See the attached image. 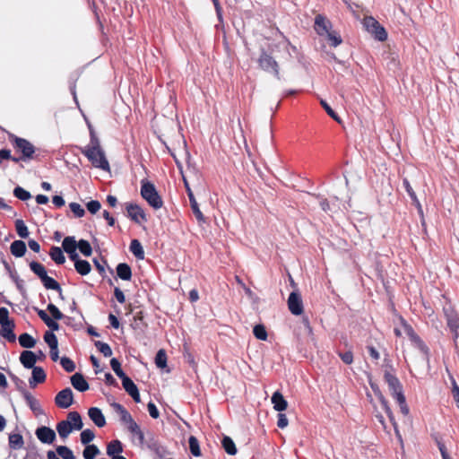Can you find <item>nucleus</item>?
I'll list each match as a JSON object with an SVG mask.
<instances>
[{"label":"nucleus","instance_id":"62","mask_svg":"<svg viewBox=\"0 0 459 459\" xmlns=\"http://www.w3.org/2000/svg\"><path fill=\"white\" fill-rule=\"evenodd\" d=\"M288 419H287V416L284 414V413H279L278 414V420H277V426L280 428V429H284L288 426Z\"/></svg>","mask_w":459,"mask_h":459},{"label":"nucleus","instance_id":"2","mask_svg":"<svg viewBox=\"0 0 459 459\" xmlns=\"http://www.w3.org/2000/svg\"><path fill=\"white\" fill-rule=\"evenodd\" d=\"M91 143L82 150V153L91 160L92 165L103 170L109 171L108 162L100 148L99 141L91 132Z\"/></svg>","mask_w":459,"mask_h":459},{"label":"nucleus","instance_id":"53","mask_svg":"<svg viewBox=\"0 0 459 459\" xmlns=\"http://www.w3.org/2000/svg\"><path fill=\"white\" fill-rule=\"evenodd\" d=\"M150 447L154 452V454L160 459L169 454L167 449L160 445L152 444Z\"/></svg>","mask_w":459,"mask_h":459},{"label":"nucleus","instance_id":"11","mask_svg":"<svg viewBox=\"0 0 459 459\" xmlns=\"http://www.w3.org/2000/svg\"><path fill=\"white\" fill-rule=\"evenodd\" d=\"M384 378L387 383L389 390L391 391V394L394 399L400 397V394H403V385L400 380L394 375L385 371Z\"/></svg>","mask_w":459,"mask_h":459},{"label":"nucleus","instance_id":"17","mask_svg":"<svg viewBox=\"0 0 459 459\" xmlns=\"http://www.w3.org/2000/svg\"><path fill=\"white\" fill-rule=\"evenodd\" d=\"M22 394L24 400L26 401L27 405L36 415H39V414L43 413L42 408H41L39 401L35 397H33L30 393L26 391L25 389H22Z\"/></svg>","mask_w":459,"mask_h":459},{"label":"nucleus","instance_id":"23","mask_svg":"<svg viewBox=\"0 0 459 459\" xmlns=\"http://www.w3.org/2000/svg\"><path fill=\"white\" fill-rule=\"evenodd\" d=\"M46 379V374L42 368L34 367L32 368V376L29 380L30 387H35L37 384L43 383Z\"/></svg>","mask_w":459,"mask_h":459},{"label":"nucleus","instance_id":"9","mask_svg":"<svg viewBox=\"0 0 459 459\" xmlns=\"http://www.w3.org/2000/svg\"><path fill=\"white\" fill-rule=\"evenodd\" d=\"M183 181H184V186H185L186 191L187 193V196L189 198V202H190V205H191L193 213L195 214V216L199 223L205 222V218L199 208V205H198L196 199L194 195V193L189 186V183L187 182V180L186 179V178L184 176H183Z\"/></svg>","mask_w":459,"mask_h":459},{"label":"nucleus","instance_id":"25","mask_svg":"<svg viewBox=\"0 0 459 459\" xmlns=\"http://www.w3.org/2000/svg\"><path fill=\"white\" fill-rule=\"evenodd\" d=\"M13 322L5 323V325H1L0 334L9 342H15L16 336L13 333Z\"/></svg>","mask_w":459,"mask_h":459},{"label":"nucleus","instance_id":"50","mask_svg":"<svg viewBox=\"0 0 459 459\" xmlns=\"http://www.w3.org/2000/svg\"><path fill=\"white\" fill-rule=\"evenodd\" d=\"M44 341L48 343L50 349H54L58 346V341L55 333L47 332L44 335Z\"/></svg>","mask_w":459,"mask_h":459},{"label":"nucleus","instance_id":"14","mask_svg":"<svg viewBox=\"0 0 459 459\" xmlns=\"http://www.w3.org/2000/svg\"><path fill=\"white\" fill-rule=\"evenodd\" d=\"M444 311L447 326L453 333V337L455 340L459 336V317L452 309L445 308Z\"/></svg>","mask_w":459,"mask_h":459},{"label":"nucleus","instance_id":"45","mask_svg":"<svg viewBox=\"0 0 459 459\" xmlns=\"http://www.w3.org/2000/svg\"><path fill=\"white\" fill-rule=\"evenodd\" d=\"M320 104L321 106L323 107V108L325 110V112L327 113V115L329 117H331L334 121H336L337 123H342V120L340 118V117L336 114V112L328 105V103L324 100H320Z\"/></svg>","mask_w":459,"mask_h":459},{"label":"nucleus","instance_id":"32","mask_svg":"<svg viewBox=\"0 0 459 459\" xmlns=\"http://www.w3.org/2000/svg\"><path fill=\"white\" fill-rule=\"evenodd\" d=\"M75 270L81 275H87L91 270L90 263L86 260H78L74 264Z\"/></svg>","mask_w":459,"mask_h":459},{"label":"nucleus","instance_id":"19","mask_svg":"<svg viewBox=\"0 0 459 459\" xmlns=\"http://www.w3.org/2000/svg\"><path fill=\"white\" fill-rule=\"evenodd\" d=\"M88 415L90 419L93 421V423L99 427L102 428L106 424L105 417L102 411L97 407H91L88 411Z\"/></svg>","mask_w":459,"mask_h":459},{"label":"nucleus","instance_id":"27","mask_svg":"<svg viewBox=\"0 0 459 459\" xmlns=\"http://www.w3.org/2000/svg\"><path fill=\"white\" fill-rule=\"evenodd\" d=\"M73 430V427L71 426L70 421L62 420L56 425V431L59 437L63 439H65Z\"/></svg>","mask_w":459,"mask_h":459},{"label":"nucleus","instance_id":"54","mask_svg":"<svg viewBox=\"0 0 459 459\" xmlns=\"http://www.w3.org/2000/svg\"><path fill=\"white\" fill-rule=\"evenodd\" d=\"M380 401H381V404L383 406V409L385 410V413L387 414L388 418L390 419L391 421H393V424L394 426V428L396 429V423L394 421V415H393V412L388 405V403L387 401L381 395L380 396Z\"/></svg>","mask_w":459,"mask_h":459},{"label":"nucleus","instance_id":"20","mask_svg":"<svg viewBox=\"0 0 459 459\" xmlns=\"http://www.w3.org/2000/svg\"><path fill=\"white\" fill-rule=\"evenodd\" d=\"M271 400L273 404V409L279 412L285 411L288 407L287 401L279 391L273 393Z\"/></svg>","mask_w":459,"mask_h":459},{"label":"nucleus","instance_id":"35","mask_svg":"<svg viewBox=\"0 0 459 459\" xmlns=\"http://www.w3.org/2000/svg\"><path fill=\"white\" fill-rule=\"evenodd\" d=\"M19 343L23 348H33L36 341L30 334L24 333L19 336Z\"/></svg>","mask_w":459,"mask_h":459},{"label":"nucleus","instance_id":"34","mask_svg":"<svg viewBox=\"0 0 459 459\" xmlns=\"http://www.w3.org/2000/svg\"><path fill=\"white\" fill-rule=\"evenodd\" d=\"M329 42L331 47L336 48L341 45L342 42V39L341 35L335 30H330L328 33L325 35Z\"/></svg>","mask_w":459,"mask_h":459},{"label":"nucleus","instance_id":"6","mask_svg":"<svg viewBox=\"0 0 459 459\" xmlns=\"http://www.w3.org/2000/svg\"><path fill=\"white\" fill-rule=\"evenodd\" d=\"M365 30L376 39L385 41L387 39V32L385 28L372 16H367L362 22Z\"/></svg>","mask_w":459,"mask_h":459},{"label":"nucleus","instance_id":"30","mask_svg":"<svg viewBox=\"0 0 459 459\" xmlns=\"http://www.w3.org/2000/svg\"><path fill=\"white\" fill-rule=\"evenodd\" d=\"M41 281L46 289L57 290L59 292L60 297L63 298L60 284L55 279L49 277L47 274L45 277H43Z\"/></svg>","mask_w":459,"mask_h":459},{"label":"nucleus","instance_id":"46","mask_svg":"<svg viewBox=\"0 0 459 459\" xmlns=\"http://www.w3.org/2000/svg\"><path fill=\"white\" fill-rule=\"evenodd\" d=\"M94 345L98 349L100 352H101L105 357H110L112 355V349L108 343L102 342L100 341H96Z\"/></svg>","mask_w":459,"mask_h":459},{"label":"nucleus","instance_id":"43","mask_svg":"<svg viewBox=\"0 0 459 459\" xmlns=\"http://www.w3.org/2000/svg\"><path fill=\"white\" fill-rule=\"evenodd\" d=\"M15 229L17 234L22 238H26L29 236V230L22 220H17L15 221Z\"/></svg>","mask_w":459,"mask_h":459},{"label":"nucleus","instance_id":"41","mask_svg":"<svg viewBox=\"0 0 459 459\" xmlns=\"http://www.w3.org/2000/svg\"><path fill=\"white\" fill-rule=\"evenodd\" d=\"M56 453L63 459H76L73 451L65 446H57Z\"/></svg>","mask_w":459,"mask_h":459},{"label":"nucleus","instance_id":"58","mask_svg":"<svg viewBox=\"0 0 459 459\" xmlns=\"http://www.w3.org/2000/svg\"><path fill=\"white\" fill-rule=\"evenodd\" d=\"M436 443L441 454L442 459H452L447 453L445 444L437 438H436Z\"/></svg>","mask_w":459,"mask_h":459},{"label":"nucleus","instance_id":"7","mask_svg":"<svg viewBox=\"0 0 459 459\" xmlns=\"http://www.w3.org/2000/svg\"><path fill=\"white\" fill-rule=\"evenodd\" d=\"M403 328L410 340L413 342L415 347L419 349L425 356V359L429 361V349L420 339V337L415 333L413 328L407 323H403Z\"/></svg>","mask_w":459,"mask_h":459},{"label":"nucleus","instance_id":"47","mask_svg":"<svg viewBox=\"0 0 459 459\" xmlns=\"http://www.w3.org/2000/svg\"><path fill=\"white\" fill-rule=\"evenodd\" d=\"M77 247L79 248L80 252L85 256H90L92 253L91 247L87 240L81 239L78 242Z\"/></svg>","mask_w":459,"mask_h":459},{"label":"nucleus","instance_id":"8","mask_svg":"<svg viewBox=\"0 0 459 459\" xmlns=\"http://www.w3.org/2000/svg\"><path fill=\"white\" fill-rule=\"evenodd\" d=\"M13 144L18 152H22V160H30L32 158L35 148L28 140L14 136Z\"/></svg>","mask_w":459,"mask_h":459},{"label":"nucleus","instance_id":"48","mask_svg":"<svg viewBox=\"0 0 459 459\" xmlns=\"http://www.w3.org/2000/svg\"><path fill=\"white\" fill-rule=\"evenodd\" d=\"M13 195L16 198L22 201H27L31 197L30 193L21 186H16L14 188Z\"/></svg>","mask_w":459,"mask_h":459},{"label":"nucleus","instance_id":"33","mask_svg":"<svg viewBox=\"0 0 459 459\" xmlns=\"http://www.w3.org/2000/svg\"><path fill=\"white\" fill-rule=\"evenodd\" d=\"M24 441L21 434L14 433L9 436V446L12 449H20L23 446Z\"/></svg>","mask_w":459,"mask_h":459},{"label":"nucleus","instance_id":"31","mask_svg":"<svg viewBox=\"0 0 459 459\" xmlns=\"http://www.w3.org/2000/svg\"><path fill=\"white\" fill-rule=\"evenodd\" d=\"M49 255L51 259L57 264H62L65 262V257L63 254V251L58 247H52L49 252Z\"/></svg>","mask_w":459,"mask_h":459},{"label":"nucleus","instance_id":"52","mask_svg":"<svg viewBox=\"0 0 459 459\" xmlns=\"http://www.w3.org/2000/svg\"><path fill=\"white\" fill-rule=\"evenodd\" d=\"M47 309L55 320H61L64 317V315L60 312L57 307L52 303L48 305Z\"/></svg>","mask_w":459,"mask_h":459},{"label":"nucleus","instance_id":"38","mask_svg":"<svg viewBox=\"0 0 459 459\" xmlns=\"http://www.w3.org/2000/svg\"><path fill=\"white\" fill-rule=\"evenodd\" d=\"M188 443L191 454L196 457L200 456L201 449L198 439L195 436H190L188 438Z\"/></svg>","mask_w":459,"mask_h":459},{"label":"nucleus","instance_id":"5","mask_svg":"<svg viewBox=\"0 0 459 459\" xmlns=\"http://www.w3.org/2000/svg\"><path fill=\"white\" fill-rule=\"evenodd\" d=\"M117 377H118L122 381V385L125 391L132 397V399L135 403L141 402L140 393L137 385L134 383V381L126 375V373L121 368L120 363L117 360Z\"/></svg>","mask_w":459,"mask_h":459},{"label":"nucleus","instance_id":"10","mask_svg":"<svg viewBox=\"0 0 459 459\" xmlns=\"http://www.w3.org/2000/svg\"><path fill=\"white\" fill-rule=\"evenodd\" d=\"M126 208L127 216L136 224L141 225L142 223L147 221V217L144 211L138 204H127Z\"/></svg>","mask_w":459,"mask_h":459},{"label":"nucleus","instance_id":"56","mask_svg":"<svg viewBox=\"0 0 459 459\" xmlns=\"http://www.w3.org/2000/svg\"><path fill=\"white\" fill-rule=\"evenodd\" d=\"M69 207L74 215L78 218L82 217L85 213L84 209L77 203H71Z\"/></svg>","mask_w":459,"mask_h":459},{"label":"nucleus","instance_id":"24","mask_svg":"<svg viewBox=\"0 0 459 459\" xmlns=\"http://www.w3.org/2000/svg\"><path fill=\"white\" fill-rule=\"evenodd\" d=\"M117 278L123 281H130L132 278L131 267L126 263L118 264L117 265Z\"/></svg>","mask_w":459,"mask_h":459},{"label":"nucleus","instance_id":"29","mask_svg":"<svg viewBox=\"0 0 459 459\" xmlns=\"http://www.w3.org/2000/svg\"><path fill=\"white\" fill-rule=\"evenodd\" d=\"M129 249L137 259L143 260L144 258V251L138 239H133L131 241Z\"/></svg>","mask_w":459,"mask_h":459},{"label":"nucleus","instance_id":"1","mask_svg":"<svg viewBox=\"0 0 459 459\" xmlns=\"http://www.w3.org/2000/svg\"><path fill=\"white\" fill-rule=\"evenodd\" d=\"M117 413L122 429L129 435L133 442L137 440L140 445H143L144 443V434L131 413L119 403H117Z\"/></svg>","mask_w":459,"mask_h":459},{"label":"nucleus","instance_id":"18","mask_svg":"<svg viewBox=\"0 0 459 459\" xmlns=\"http://www.w3.org/2000/svg\"><path fill=\"white\" fill-rule=\"evenodd\" d=\"M403 185L407 192V194L409 195V196L411 197V201H412V204L416 206L417 210H418V213L419 215L423 219V209H422V206L417 197V195L416 193L414 192L413 188L411 187L409 180L407 178H403Z\"/></svg>","mask_w":459,"mask_h":459},{"label":"nucleus","instance_id":"57","mask_svg":"<svg viewBox=\"0 0 459 459\" xmlns=\"http://www.w3.org/2000/svg\"><path fill=\"white\" fill-rule=\"evenodd\" d=\"M338 355L342 360V362L347 365H351L353 362V353L351 351H347L345 352H338Z\"/></svg>","mask_w":459,"mask_h":459},{"label":"nucleus","instance_id":"42","mask_svg":"<svg viewBox=\"0 0 459 459\" xmlns=\"http://www.w3.org/2000/svg\"><path fill=\"white\" fill-rule=\"evenodd\" d=\"M253 333L255 337L261 341H265L268 337L266 329L263 325H256L254 326Z\"/></svg>","mask_w":459,"mask_h":459},{"label":"nucleus","instance_id":"55","mask_svg":"<svg viewBox=\"0 0 459 459\" xmlns=\"http://www.w3.org/2000/svg\"><path fill=\"white\" fill-rule=\"evenodd\" d=\"M395 399L400 406L402 413L403 415H408L410 411H409V407L406 403V399H405L404 394H400V397H397Z\"/></svg>","mask_w":459,"mask_h":459},{"label":"nucleus","instance_id":"4","mask_svg":"<svg viewBox=\"0 0 459 459\" xmlns=\"http://www.w3.org/2000/svg\"><path fill=\"white\" fill-rule=\"evenodd\" d=\"M258 66L263 71L272 74L277 80H281L280 65L273 56L262 49L257 59Z\"/></svg>","mask_w":459,"mask_h":459},{"label":"nucleus","instance_id":"3","mask_svg":"<svg viewBox=\"0 0 459 459\" xmlns=\"http://www.w3.org/2000/svg\"><path fill=\"white\" fill-rule=\"evenodd\" d=\"M141 195L153 209L158 210L162 207L163 201L155 188V186L151 182H142Z\"/></svg>","mask_w":459,"mask_h":459},{"label":"nucleus","instance_id":"40","mask_svg":"<svg viewBox=\"0 0 459 459\" xmlns=\"http://www.w3.org/2000/svg\"><path fill=\"white\" fill-rule=\"evenodd\" d=\"M100 454L99 448L95 445H88L83 450L85 459H94Z\"/></svg>","mask_w":459,"mask_h":459},{"label":"nucleus","instance_id":"21","mask_svg":"<svg viewBox=\"0 0 459 459\" xmlns=\"http://www.w3.org/2000/svg\"><path fill=\"white\" fill-rule=\"evenodd\" d=\"M20 361L26 368H33L37 362V356L30 351H24L21 353Z\"/></svg>","mask_w":459,"mask_h":459},{"label":"nucleus","instance_id":"51","mask_svg":"<svg viewBox=\"0 0 459 459\" xmlns=\"http://www.w3.org/2000/svg\"><path fill=\"white\" fill-rule=\"evenodd\" d=\"M60 363L63 367V368L66 371V372H74L75 370V364L74 363L73 360H71L69 358L67 357H63L61 358L60 359Z\"/></svg>","mask_w":459,"mask_h":459},{"label":"nucleus","instance_id":"61","mask_svg":"<svg viewBox=\"0 0 459 459\" xmlns=\"http://www.w3.org/2000/svg\"><path fill=\"white\" fill-rule=\"evenodd\" d=\"M87 209L91 213H96L100 209V203L92 200L87 204Z\"/></svg>","mask_w":459,"mask_h":459},{"label":"nucleus","instance_id":"64","mask_svg":"<svg viewBox=\"0 0 459 459\" xmlns=\"http://www.w3.org/2000/svg\"><path fill=\"white\" fill-rule=\"evenodd\" d=\"M45 324L52 331H57L59 329L58 323L55 319H52L51 317Z\"/></svg>","mask_w":459,"mask_h":459},{"label":"nucleus","instance_id":"13","mask_svg":"<svg viewBox=\"0 0 459 459\" xmlns=\"http://www.w3.org/2000/svg\"><path fill=\"white\" fill-rule=\"evenodd\" d=\"M288 307L292 315L299 316L303 313V302L298 291H292L288 298Z\"/></svg>","mask_w":459,"mask_h":459},{"label":"nucleus","instance_id":"26","mask_svg":"<svg viewBox=\"0 0 459 459\" xmlns=\"http://www.w3.org/2000/svg\"><path fill=\"white\" fill-rule=\"evenodd\" d=\"M10 250L13 255L22 257L26 253V245L22 240H15L11 244Z\"/></svg>","mask_w":459,"mask_h":459},{"label":"nucleus","instance_id":"63","mask_svg":"<svg viewBox=\"0 0 459 459\" xmlns=\"http://www.w3.org/2000/svg\"><path fill=\"white\" fill-rule=\"evenodd\" d=\"M452 394L455 402L456 403V406L459 409V386L455 380L453 381Z\"/></svg>","mask_w":459,"mask_h":459},{"label":"nucleus","instance_id":"37","mask_svg":"<svg viewBox=\"0 0 459 459\" xmlns=\"http://www.w3.org/2000/svg\"><path fill=\"white\" fill-rule=\"evenodd\" d=\"M77 245L74 237H65L62 243V247L66 253H74Z\"/></svg>","mask_w":459,"mask_h":459},{"label":"nucleus","instance_id":"28","mask_svg":"<svg viewBox=\"0 0 459 459\" xmlns=\"http://www.w3.org/2000/svg\"><path fill=\"white\" fill-rule=\"evenodd\" d=\"M66 421L71 422L73 429L80 430L83 427L81 415L77 411H71L67 415Z\"/></svg>","mask_w":459,"mask_h":459},{"label":"nucleus","instance_id":"44","mask_svg":"<svg viewBox=\"0 0 459 459\" xmlns=\"http://www.w3.org/2000/svg\"><path fill=\"white\" fill-rule=\"evenodd\" d=\"M155 364L160 368H164L167 366V355L164 350H160L156 353Z\"/></svg>","mask_w":459,"mask_h":459},{"label":"nucleus","instance_id":"39","mask_svg":"<svg viewBox=\"0 0 459 459\" xmlns=\"http://www.w3.org/2000/svg\"><path fill=\"white\" fill-rule=\"evenodd\" d=\"M30 268L40 280L48 274L45 267L38 262H31L30 264Z\"/></svg>","mask_w":459,"mask_h":459},{"label":"nucleus","instance_id":"59","mask_svg":"<svg viewBox=\"0 0 459 459\" xmlns=\"http://www.w3.org/2000/svg\"><path fill=\"white\" fill-rule=\"evenodd\" d=\"M147 409H148L150 416L152 419H158L159 418V416H160L159 410H158V408L156 407V405L152 402H150L148 403Z\"/></svg>","mask_w":459,"mask_h":459},{"label":"nucleus","instance_id":"15","mask_svg":"<svg viewBox=\"0 0 459 459\" xmlns=\"http://www.w3.org/2000/svg\"><path fill=\"white\" fill-rule=\"evenodd\" d=\"M314 28L319 36H325L332 30V23L325 16L317 14L315 18Z\"/></svg>","mask_w":459,"mask_h":459},{"label":"nucleus","instance_id":"16","mask_svg":"<svg viewBox=\"0 0 459 459\" xmlns=\"http://www.w3.org/2000/svg\"><path fill=\"white\" fill-rule=\"evenodd\" d=\"M38 439L44 444H52L56 439V432L48 427H39L35 432Z\"/></svg>","mask_w":459,"mask_h":459},{"label":"nucleus","instance_id":"36","mask_svg":"<svg viewBox=\"0 0 459 459\" xmlns=\"http://www.w3.org/2000/svg\"><path fill=\"white\" fill-rule=\"evenodd\" d=\"M221 444H222V446L227 454H229L230 455H234L237 454V448H236L235 443L230 437L225 436L222 438Z\"/></svg>","mask_w":459,"mask_h":459},{"label":"nucleus","instance_id":"22","mask_svg":"<svg viewBox=\"0 0 459 459\" xmlns=\"http://www.w3.org/2000/svg\"><path fill=\"white\" fill-rule=\"evenodd\" d=\"M71 383L80 392H85L89 389V384L80 373H75L71 377Z\"/></svg>","mask_w":459,"mask_h":459},{"label":"nucleus","instance_id":"60","mask_svg":"<svg viewBox=\"0 0 459 459\" xmlns=\"http://www.w3.org/2000/svg\"><path fill=\"white\" fill-rule=\"evenodd\" d=\"M9 320V312L5 307H0V325H5V323H11Z\"/></svg>","mask_w":459,"mask_h":459},{"label":"nucleus","instance_id":"49","mask_svg":"<svg viewBox=\"0 0 459 459\" xmlns=\"http://www.w3.org/2000/svg\"><path fill=\"white\" fill-rule=\"evenodd\" d=\"M95 437V434L91 429H84L81 432V442L83 445H88Z\"/></svg>","mask_w":459,"mask_h":459},{"label":"nucleus","instance_id":"12","mask_svg":"<svg viewBox=\"0 0 459 459\" xmlns=\"http://www.w3.org/2000/svg\"><path fill=\"white\" fill-rule=\"evenodd\" d=\"M57 407L62 409L69 408L74 403V394L71 388L67 387L61 390L55 398Z\"/></svg>","mask_w":459,"mask_h":459}]
</instances>
